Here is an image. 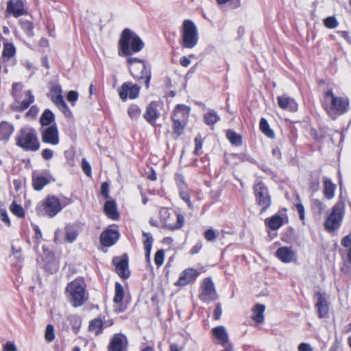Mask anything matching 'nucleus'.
Masks as SVG:
<instances>
[{
  "label": "nucleus",
  "mask_w": 351,
  "mask_h": 351,
  "mask_svg": "<svg viewBox=\"0 0 351 351\" xmlns=\"http://www.w3.org/2000/svg\"><path fill=\"white\" fill-rule=\"evenodd\" d=\"M144 43L139 36L130 29H125L119 41V54L120 56H131L140 51Z\"/></svg>",
  "instance_id": "nucleus-1"
},
{
  "label": "nucleus",
  "mask_w": 351,
  "mask_h": 351,
  "mask_svg": "<svg viewBox=\"0 0 351 351\" xmlns=\"http://www.w3.org/2000/svg\"><path fill=\"white\" fill-rule=\"evenodd\" d=\"M324 100V108L328 115L333 119L348 110V100L343 97H336L332 90L326 92Z\"/></svg>",
  "instance_id": "nucleus-2"
},
{
  "label": "nucleus",
  "mask_w": 351,
  "mask_h": 351,
  "mask_svg": "<svg viewBox=\"0 0 351 351\" xmlns=\"http://www.w3.org/2000/svg\"><path fill=\"white\" fill-rule=\"evenodd\" d=\"M16 145L26 151L38 150L40 144L35 130L32 128H22L17 136Z\"/></svg>",
  "instance_id": "nucleus-3"
},
{
  "label": "nucleus",
  "mask_w": 351,
  "mask_h": 351,
  "mask_svg": "<svg viewBox=\"0 0 351 351\" xmlns=\"http://www.w3.org/2000/svg\"><path fill=\"white\" fill-rule=\"evenodd\" d=\"M182 46L184 48L192 49L195 47L199 40L197 28L191 20H185L182 23Z\"/></svg>",
  "instance_id": "nucleus-4"
},
{
  "label": "nucleus",
  "mask_w": 351,
  "mask_h": 351,
  "mask_svg": "<svg viewBox=\"0 0 351 351\" xmlns=\"http://www.w3.org/2000/svg\"><path fill=\"white\" fill-rule=\"evenodd\" d=\"M23 86L19 83L12 85V95L15 99L12 104V108L16 110L22 111L27 108L34 101V97L29 90L22 93Z\"/></svg>",
  "instance_id": "nucleus-5"
},
{
  "label": "nucleus",
  "mask_w": 351,
  "mask_h": 351,
  "mask_svg": "<svg viewBox=\"0 0 351 351\" xmlns=\"http://www.w3.org/2000/svg\"><path fill=\"white\" fill-rule=\"evenodd\" d=\"M85 285L82 280L76 279L66 287V293L73 306H80L84 301Z\"/></svg>",
  "instance_id": "nucleus-6"
},
{
  "label": "nucleus",
  "mask_w": 351,
  "mask_h": 351,
  "mask_svg": "<svg viewBox=\"0 0 351 351\" xmlns=\"http://www.w3.org/2000/svg\"><path fill=\"white\" fill-rule=\"evenodd\" d=\"M131 74L137 79H145V84L147 88L149 86L150 73L147 69L144 61L135 58H129L127 60Z\"/></svg>",
  "instance_id": "nucleus-7"
},
{
  "label": "nucleus",
  "mask_w": 351,
  "mask_h": 351,
  "mask_svg": "<svg viewBox=\"0 0 351 351\" xmlns=\"http://www.w3.org/2000/svg\"><path fill=\"white\" fill-rule=\"evenodd\" d=\"M159 216L163 226L170 230L180 228L184 221V218L182 215L171 213L166 208L160 209Z\"/></svg>",
  "instance_id": "nucleus-8"
},
{
  "label": "nucleus",
  "mask_w": 351,
  "mask_h": 351,
  "mask_svg": "<svg viewBox=\"0 0 351 351\" xmlns=\"http://www.w3.org/2000/svg\"><path fill=\"white\" fill-rule=\"evenodd\" d=\"M342 218V204L337 203L332 207L331 213L326 220L325 228L328 232H333L337 230L341 225Z\"/></svg>",
  "instance_id": "nucleus-9"
},
{
  "label": "nucleus",
  "mask_w": 351,
  "mask_h": 351,
  "mask_svg": "<svg viewBox=\"0 0 351 351\" xmlns=\"http://www.w3.org/2000/svg\"><path fill=\"white\" fill-rule=\"evenodd\" d=\"M62 93V91L60 86L56 85L51 88L49 93L50 98L66 117H71L72 116V112L64 101Z\"/></svg>",
  "instance_id": "nucleus-10"
},
{
  "label": "nucleus",
  "mask_w": 351,
  "mask_h": 351,
  "mask_svg": "<svg viewBox=\"0 0 351 351\" xmlns=\"http://www.w3.org/2000/svg\"><path fill=\"white\" fill-rule=\"evenodd\" d=\"M199 298L202 301L207 303L217 300V291L215 290V285L210 278H206L203 280Z\"/></svg>",
  "instance_id": "nucleus-11"
},
{
  "label": "nucleus",
  "mask_w": 351,
  "mask_h": 351,
  "mask_svg": "<svg viewBox=\"0 0 351 351\" xmlns=\"http://www.w3.org/2000/svg\"><path fill=\"white\" fill-rule=\"evenodd\" d=\"M45 213L50 217L56 215L62 208L60 200L54 195L47 196L42 202Z\"/></svg>",
  "instance_id": "nucleus-12"
},
{
  "label": "nucleus",
  "mask_w": 351,
  "mask_h": 351,
  "mask_svg": "<svg viewBox=\"0 0 351 351\" xmlns=\"http://www.w3.org/2000/svg\"><path fill=\"white\" fill-rule=\"evenodd\" d=\"M199 274L200 271L199 269L193 267H188L180 273L178 279L174 285L176 287H185L193 284Z\"/></svg>",
  "instance_id": "nucleus-13"
},
{
  "label": "nucleus",
  "mask_w": 351,
  "mask_h": 351,
  "mask_svg": "<svg viewBox=\"0 0 351 351\" xmlns=\"http://www.w3.org/2000/svg\"><path fill=\"white\" fill-rule=\"evenodd\" d=\"M254 192L257 203L263 206V209L269 207L271 200L264 184L261 182L256 183L254 186Z\"/></svg>",
  "instance_id": "nucleus-14"
},
{
  "label": "nucleus",
  "mask_w": 351,
  "mask_h": 351,
  "mask_svg": "<svg viewBox=\"0 0 351 351\" xmlns=\"http://www.w3.org/2000/svg\"><path fill=\"white\" fill-rule=\"evenodd\" d=\"M140 91V87L131 82L123 83L118 89L119 97L121 99L125 100L127 98L130 99L138 97Z\"/></svg>",
  "instance_id": "nucleus-15"
},
{
  "label": "nucleus",
  "mask_w": 351,
  "mask_h": 351,
  "mask_svg": "<svg viewBox=\"0 0 351 351\" xmlns=\"http://www.w3.org/2000/svg\"><path fill=\"white\" fill-rule=\"evenodd\" d=\"M163 107L162 102L152 101L147 107L145 113L144 114V118L152 125H154L156 122V119L160 114V111Z\"/></svg>",
  "instance_id": "nucleus-16"
},
{
  "label": "nucleus",
  "mask_w": 351,
  "mask_h": 351,
  "mask_svg": "<svg viewBox=\"0 0 351 351\" xmlns=\"http://www.w3.org/2000/svg\"><path fill=\"white\" fill-rule=\"evenodd\" d=\"M42 140L45 143L56 145L59 143V135L56 125H51L42 132Z\"/></svg>",
  "instance_id": "nucleus-17"
},
{
  "label": "nucleus",
  "mask_w": 351,
  "mask_h": 351,
  "mask_svg": "<svg viewBox=\"0 0 351 351\" xmlns=\"http://www.w3.org/2000/svg\"><path fill=\"white\" fill-rule=\"evenodd\" d=\"M113 263L116 265L117 272L120 277L123 278L129 277L130 271L126 255H123L121 257H115L113 259Z\"/></svg>",
  "instance_id": "nucleus-18"
},
{
  "label": "nucleus",
  "mask_w": 351,
  "mask_h": 351,
  "mask_svg": "<svg viewBox=\"0 0 351 351\" xmlns=\"http://www.w3.org/2000/svg\"><path fill=\"white\" fill-rule=\"evenodd\" d=\"M128 340L125 335H115L109 345L110 351H127Z\"/></svg>",
  "instance_id": "nucleus-19"
},
{
  "label": "nucleus",
  "mask_w": 351,
  "mask_h": 351,
  "mask_svg": "<svg viewBox=\"0 0 351 351\" xmlns=\"http://www.w3.org/2000/svg\"><path fill=\"white\" fill-rule=\"evenodd\" d=\"M119 239V233L117 230L107 229L100 236V241L102 245L110 247L113 245Z\"/></svg>",
  "instance_id": "nucleus-20"
},
{
  "label": "nucleus",
  "mask_w": 351,
  "mask_h": 351,
  "mask_svg": "<svg viewBox=\"0 0 351 351\" xmlns=\"http://www.w3.org/2000/svg\"><path fill=\"white\" fill-rule=\"evenodd\" d=\"M278 106L283 110L290 112H295L298 110V104L295 101L286 95L278 97Z\"/></svg>",
  "instance_id": "nucleus-21"
},
{
  "label": "nucleus",
  "mask_w": 351,
  "mask_h": 351,
  "mask_svg": "<svg viewBox=\"0 0 351 351\" xmlns=\"http://www.w3.org/2000/svg\"><path fill=\"white\" fill-rule=\"evenodd\" d=\"M317 304L316 306L318 309L319 316L321 318L327 317L329 312L328 304L327 302L326 296L322 293H317Z\"/></svg>",
  "instance_id": "nucleus-22"
},
{
  "label": "nucleus",
  "mask_w": 351,
  "mask_h": 351,
  "mask_svg": "<svg viewBox=\"0 0 351 351\" xmlns=\"http://www.w3.org/2000/svg\"><path fill=\"white\" fill-rule=\"evenodd\" d=\"M7 11L15 17L23 14V3L21 0H10L8 3Z\"/></svg>",
  "instance_id": "nucleus-23"
},
{
  "label": "nucleus",
  "mask_w": 351,
  "mask_h": 351,
  "mask_svg": "<svg viewBox=\"0 0 351 351\" xmlns=\"http://www.w3.org/2000/svg\"><path fill=\"white\" fill-rule=\"evenodd\" d=\"M104 211L106 215L112 220H117L119 217L117 204L114 200L106 202L104 206Z\"/></svg>",
  "instance_id": "nucleus-24"
},
{
  "label": "nucleus",
  "mask_w": 351,
  "mask_h": 351,
  "mask_svg": "<svg viewBox=\"0 0 351 351\" xmlns=\"http://www.w3.org/2000/svg\"><path fill=\"white\" fill-rule=\"evenodd\" d=\"M189 114L190 108L188 106L179 104L176 106L173 112L172 119L186 121Z\"/></svg>",
  "instance_id": "nucleus-25"
},
{
  "label": "nucleus",
  "mask_w": 351,
  "mask_h": 351,
  "mask_svg": "<svg viewBox=\"0 0 351 351\" xmlns=\"http://www.w3.org/2000/svg\"><path fill=\"white\" fill-rule=\"evenodd\" d=\"M276 256L284 263H290L295 258L294 252L288 247L279 248L276 253Z\"/></svg>",
  "instance_id": "nucleus-26"
},
{
  "label": "nucleus",
  "mask_w": 351,
  "mask_h": 351,
  "mask_svg": "<svg viewBox=\"0 0 351 351\" xmlns=\"http://www.w3.org/2000/svg\"><path fill=\"white\" fill-rule=\"evenodd\" d=\"M14 128L12 125L6 121L0 123V141H7L12 134Z\"/></svg>",
  "instance_id": "nucleus-27"
},
{
  "label": "nucleus",
  "mask_w": 351,
  "mask_h": 351,
  "mask_svg": "<svg viewBox=\"0 0 351 351\" xmlns=\"http://www.w3.org/2000/svg\"><path fill=\"white\" fill-rule=\"evenodd\" d=\"M212 332L219 343L224 345L228 343V335L224 326L215 327L212 330Z\"/></svg>",
  "instance_id": "nucleus-28"
},
{
  "label": "nucleus",
  "mask_w": 351,
  "mask_h": 351,
  "mask_svg": "<svg viewBox=\"0 0 351 351\" xmlns=\"http://www.w3.org/2000/svg\"><path fill=\"white\" fill-rule=\"evenodd\" d=\"M285 222V217L279 215H275L267 218L265 221L266 225L271 230H276L280 228Z\"/></svg>",
  "instance_id": "nucleus-29"
},
{
  "label": "nucleus",
  "mask_w": 351,
  "mask_h": 351,
  "mask_svg": "<svg viewBox=\"0 0 351 351\" xmlns=\"http://www.w3.org/2000/svg\"><path fill=\"white\" fill-rule=\"evenodd\" d=\"M335 184L328 178H325L324 180V190L323 193L325 198L332 199L335 195Z\"/></svg>",
  "instance_id": "nucleus-30"
},
{
  "label": "nucleus",
  "mask_w": 351,
  "mask_h": 351,
  "mask_svg": "<svg viewBox=\"0 0 351 351\" xmlns=\"http://www.w3.org/2000/svg\"><path fill=\"white\" fill-rule=\"evenodd\" d=\"M265 306L263 304H258L253 308L252 318L257 323H262L264 322Z\"/></svg>",
  "instance_id": "nucleus-31"
},
{
  "label": "nucleus",
  "mask_w": 351,
  "mask_h": 351,
  "mask_svg": "<svg viewBox=\"0 0 351 351\" xmlns=\"http://www.w3.org/2000/svg\"><path fill=\"white\" fill-rule=\"evenodd\" d=\"M50 179L49 177L43 176H33L32 184L33 187L36 191L41 190L45 186L49 184Z\"/></svg>",
  "instance_id": "nucleus-32"
},
{
  "label": "nucleus",
  "mask_w": 351,
  "mask_h": 351,
  "mask_svg": "<svg viewBox=\"0 0 351 351\" xmlns=\"http://www.w3.org/2000/svg\"><path fill=\"white\" fill-rule=\"evenodd\" d=\"M103 328V323L100 319H95L90 322L88 329L89 331L94 333L95 335H99Z\"/></svg>",
  "instance_id": "nucleus-33"
},
{
  "label": "nucleus",
  "mask_w": 351,
  "mask_h": 351,
  "mask_svg": "<svg viewBox=\"0 0 351 351\" xmlns=\"http://www.w3.org/2000/svg\"><path fill=\"white\" fill-rule=\"evenodd\" d=\"M260 129L267 137L273 138L275 136V134L271 129L266 119L262 118L260 121Z\"/></svg>",
  "instance_id": "nucleus-34"
},
{
  "label": "nucleus",
  "mask_w": 351,
  "mask_h": 351,
  "mask_svg": "<svg viewBox=\"0 0 351 351\" xmlns=\"http://www.w3.org/2000/svg\"><path fill=\"white\" fill-rule=\"evenodd\" d=\"M141 114V108L136 104H132L128 108V114L132 120H137L140 117Z\"/></svg>",
  "instance_id": "nucleus-35"
},
{
  "label": "nucleus",
  "mask_w": 351,
  "mask_h": 351,
  "mask_svg": "<svg viewBox=\"0 0 351 351\" xmlns=\"http://www.w3.org/2000/svg\"><path fill=\"white\" fill-rule=\"evenodd\" d=\"M16 53V48L13 44L6 43L3 45V56L5 58L10 59L14 56Z\"/></svg>",
  "instance_id": "nucleus-36"
},
{
  "label": "nucleus",
  "mask_w": 351,
  "mask_h": 351,
  "mask_svg": "<svg viewBox=\"0 0 351 351\" xmlns=\"http://www.w3.org/2000/svg\"><path fill=\"white\" fill-rule=\"evenodd\" d=\"M53 119L54 116L52 112L49 110H45L40 119V122L43 125H47L51 123Z\"/></svg>",
  "instance_id": "nucleus-37"
},
{
  "label": "nucleus",
  "mask_w": 351,
  "mask_h": 351,
  "mask_svg": "<svg viewBox=\"0 0 351 351\" xmlns=\"http://www.w3.org/2000/svg\"><path fill=\"white\" fill-rule=\"evenodd\" d=\"M124 295V291L122 287V286L119 284L116 283L115 285V294L113 299V301L115 304H121Z\"/></svg>",
  "instance_id": "nucleus-38"
},
{
  "label": "nucleus",
  "mask_w": 351,
  "mask_h": 351,
  "mask_svg": "<svg viewBox=\"0 0 351 351\" xmlns=\"http://www.w3.org/2000/svg\"><path fill=\"white\" fill-rule=\"evenodd\" d=\"M172 120L173 121V132L176 134L177 136H180L184 131L186 121L176 119H172Z\"/></svg>",
  "instance_id": "nucleus-39"
},
{
  "label": "nucleus",
  "mask_w": 351,
  "mask_h": 351,
  "mask_svg": "<svg viewBox=\"0 0 351 351\" xmlns=\"http://www.w3.org/2000/svg\"><path fill=\"white\" fill-rule=\"evenodd\" d=\"M219 120V117L215 111H210L205 114L204 121L207 125H213Z\"/></svg>",
  "instance_id": "nucleus-40"
},
{
  "label": "nucleus",
  "mask_w": 351,
  "mask_h": 351,
  "mask_svg": "<svg viewBox=\"0 0 351 351\" xmlns=\"http://www.w3.org/2000/svg\"><path fill=\"white\" fill-rule=\"evenodd\" d=\"M228 139L232 145H239L241 143V136L239 134L228 130L226 134Z\"/></svg>",
  "instance_id": "nucleus-41"
},
{
  "label": "nucleus",
  "mask_w": 351,
  "mask_h": 351,
  "mask_svg": "<svg viewBox=\"0 0 351 351\" xmlns=\"http://www.w3.org/2000/svg\"><path fill=\"white\" fill-rule=\"evenodd\" d=\"M77 236V232L71 226L65 228V240L69 243L73 242Z\"/></svg>",
  "instance_id": "nucleus-42"
},
{
  "label": "nucleus",
  "mask_w": 351,
  "mask_h": 351,
  "mask_svg": "<svg viewBox=\"0 0 351 351\" xmlns=\"http://www.w3.org/2000/svg\"><path fill=\"white\" fill-rule=\"evenodd\" d=\"M145 239L144 241V247L145 250V256L147 261H149L150 252L152 245V238L147 234H144Z\"/></svg>",
  "instance_id": "nucleus-43"
},
{
  "label": "nucleus",
  "mask_w": 351,
  "mask_h": 351,
  "mask_svg": "<svg viewBox=\"0 0 351 351\" xmlns=\"http://www.w3.org/2000/svg\"><path fill=\"white\" fill-rule=\"evenodd\" d=\"M10 211L18 217H23L25 215L23 207L13 202L10 206Z\"/></svg>",
  "instance_id": "nucleus-44"
},
{
  "label": "nucleus",
  "mask_w": 351,
  "mask_h": 351,
  "mask_svg": "<svg viewBox=\"0 0 351 351\" xmlns=\"http://www.w3.org/2000/svg\"><path fill=\"white\" fill-rule=\"evenodd\" d=\"M45 339L48 342H51L55 339L54 327L51 324H48L46 326L45 332Z\"/></svg>",
  "instance_id": "nucleus-45"
},
{
  "label": "nucleus",
  "mask_w": 351,
  "mask_h": 351,
  "mask_svg": "<svg viewBox=\"0 0 351 351\" xmlns=\"http://www.w3.org/2000/svg\"><path fill=\"white\" fill-rule=\"evenodd\" d=\"M296 199L298 202L295 204V208L299 213L300 219L303 221L305 219L304 207L301 203V200L298 195H296Z\"/></svg>",
  "instance_id": "nucleus-46"
},
{
  "label": "nucleus",
  "mask_w": 351,
  "mask_h": 351,
  "mask_svg": "<svg viewBox=\"0 0 351 351\" xmlns=\"http://www.w3.org/2000/svg\"><path fill=\"white\" fill-rule=\"evenodd\" d=\"M311 204L312 208L315 210H317L319 214H322L326 208V206L317 199H313Z\"/></svg>",
  "instance_id": "nucleus-47"
},
{
  "label": "nucleus",
  "mask_w": 351,
  "mask_h": 351,
  "mask_svg": "<svg viewBox=\"0 0 351 351\" xmlns=\"http://www.w3.org/2000/svg\"><path fill=\"white\" fill-rule=\"evenodd\" d=\"M324 25L330 29L335 28L337 26L338 23L335 17L329 16L324 19Z\"/></svg>",
  "instance_id": "nucleus-48"
},
{
  "label": "nucleus",
  "mask_w": 351,
  "mask_h": 351,
  "mask_svg": "<svg viewBox=\"0 0 351 351\" xmlns=\"http://www.w3.org/2000/svg\"><path fill=\"white\" fill-rule=\"evenodd\" d=\"M165 259V254L162 250H158L154 256V262L158 266H160L163 264Z\"/></svg>",
  "instance_id": "nucleus-49"
},
{
  "label": "nucleus",
  "mask_w": 351,
  "mask_h": 351,
  "mask_svg": "<svg viewBox=\"0 0 351 351\" xmlns=\"http://www.w3.org/2000/svg\"><path fill=\"white\" fill-rule=\"evenodd\" d=\"M81 166H82L84 173L87 176H88V177L90 176H91V167H90V165H89V163L88 162V161L85 158H83L82 160Z\"/></svg>",
  "instance_id": "nucleus-50"
},
{
  "label": "nucleus",
  "mask_w": 351,
  "mask_h": 351,
  "mask_svg": "<svg viewBox=\"0 0 351 351\" xmlns=\"http://www.w3.org/2000/svg\"><path fill=\"white\" fill-rule=\"evenodd\" d=\"M0 219L8 226H10V220L9 219L7 211L3 208H0Z\"/></svg>",
  "instance_id": "nucleus-51"
},
{
  "label": "nucleus",
  "mask_w": 351,
  "mask_h": 351,
  "mask_svg": "<svg viewBox=\"0 0 351 351\" xmlns=\"http://www.w3.org/2000/svg\"><path fill=\"white\" fill-rule=\"evenodd\" d=\"M204 237L208 241H213L217 237L216 232L213 229H208L204 232Z\"/></svg>",
  "instance_id": "nucleus-52"
},
{
  "label": "nucleus",
  "mask_w": 351,
  "mask_h": 351,
  "mask_svg": "<svg viewBox=\"0 0 351 351\" xmlns=\"http://www.w3.org/2000/svg\"><path fill=\"white\" fill-rule=\"evenodd\" d=\"M100 192L102 196L105 198H108L109 197V186L108 183L104 182L101 186Z\"/></svg>",
  "instance_id": "nucleus-53"
},
{
  "label": "nucleus",
  "mask_w": 351,
  "mask_h": 351,
  "mask_svg": "<svg viewBox=\"0 0 351 351\" xmlns=\"http://www.w3.org/2000/svg\"><path fill=\"white\" fill-rule=\"evenodd\" d=\"M298 351H313V347L308 343H301L298 347Z\"/></svg>",
  "instance_id": "nucleus-54"
},
{
  "label": "nucleus",
  "mask_w": 351,
  "mask_h": 351,
  "mask_svg": "<svg viewBox=\"0 0 351 351\" xmlns=\"http://www.w3.org/2000/svg\"><path fill=\"white\" fill-rule=\"evenodd\" d=\"M78 98V94L76 91L71 90L67 94V99L69 101L73 103L77 101Z\"/></svg>",
  "instance_id": "nucleus-55"
},
{
  "label": "nucleus",
  "mask_w": 351,
  "mask_h": 351,
  "mask_svg": "<svg viewBox=\"0 0 351 351\" xmlns=\"http://www.w3.org/2000/svg\"><path fill=\"white\" fill-rule=\"evenodd\" d=\"M53 156V152L50 149H45L42 151V156L45 160L51 159Z\"/></svg>",
  "instance_id": "nucleus-56"
},
{
  "label": "nucleus",
  "mask_w": 351,
  "mask_h": 351,
  "mask_svg": "<svg viewBox=\"0 0 351 351\" xmlns=\"http://www.w3.org/2000/svg\"><path fill=\"white\" fill-rule=\"evenodd\" d=\"M195 148L194 152H195V154H197L199 151L202 147V142L201 136H197L195 139Z\"/></svg>",
  "instance_id": "nucleus-57"
},
{
  "label": "nucleus",
  "mask_w": 351,
  "mask_h": 351,
  "mask_svg": "<svg viewBox=\"0 0 351 351\" xmlns=\"http://www.w3.org/2000/svg\"><path fill=\"white\" fill-rule=\"evenodd\" d=\"M222 314V309L220 306V304H217L215 307V311H214V318L215 319H219L221 317V315Z\"/></svg>",
  "instance_id": "nucleus-58"
},
{
  "label": "nucleus",
  "mask_w": 351,
  "mask_h": 351,
  "mask_svg": "<svg viewBox=\"0 0 351 351\" xmlns=\"http://www.w3.org/2000/svg\"><path fill=\"white\" fill-rule=\"evenodd\" d=\"M16 347L13 343L8 342L3 346V351H16Z\"/></svg>",
  "instance_id": "nucleus-59"
},
{
  "label": "nucleus",
  "mask_w": 351,
  "mask_h": 351,
  "mask_svg": "<svg viewBox=\"0 0 351 351\" xmlns=\"http://www.w3.org/2000/svg\"><path fill=\"white\" fill-rule=\"evenodd\" d=\"M341 244L346 247H348L351 245V238L350 236H346L341 240Z\"/></svg>",
  "instance_id": "nucleus-60"
},
{
  "label": "nucleus",
  "mask_w": 351,
  "mask_h": 351,
  "mask_svg": "<svg viewBox=\"0 0 351 351\" xmlns=\"http://www.w3.org/2000/svg\"><path fill=\"white\" fill-rule=\"evenodd\" d=\"M180 63L182 66L186 67L191 64V60L188 57L183 56L180 58Z\"/></svg>",
  "instance_id": "nucleus-61"
},
{
  "label": "nucleus",
  "mask_w": 351,
  "mask_h": 351,
  "mask_svg": "<svg viewBox=\"0 0 351 351\" xmlns=\"http://www.w3.org/2000/svg\"><path fill=\"white\" fill-rule=\"evenodd\" d=\"M45 267L48 270H50V271H56L58 269V265H57V263L56 261H53V262L51 263V264L50 265H45Z\"/></svg>",
  "instance_id": "nucleus-62"
},
{
  "label": "nucleus",
  "mask_w": 351,
  "mask_h": 351,
  "mask_svg": "<svg viewBox=\"0 0 351 351\" xmlns=\"http://www.w3.org/2000/svg\"><path fill=\"white\" fill-rule=\"evenodd\" d=\"M38 108L35 106H32L30 110L27 113V116L31 115L32 117H34L38 113Z\"/></svg>",
  "instance_id": "nucleus-63"
},
{
  "label": "nucleus",
  "mask_w": 351,
  "mask_h": 351,
  "mask_svg": "<svg viewBox=\"0 0 351 351\" xmlns=\"http://www.w3.org/2000/svg\"><path fill=\"white\" fill-rule=\"evenodd\" d=\"M170 350L171 351H180L179 348L176 344H171L170 346Z\"/></svg>",
  "instance_id": "nucleus-64"
}]
</instances>
